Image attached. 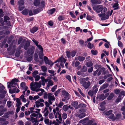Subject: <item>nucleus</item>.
<instances>
[{"label":"nucleus","instance_id":"obj_51","mask_svg":"<svg viewBox=\"0 0 125 125\" xmlns=\"http://www.w3.org/2000/svg\"><path fill=\"white\" fill-rule=\"evenodd\" d=\"M86 65L88 67H90L92 66L93 63L91 62H90L87 63Z\"/></svg>","mask_w":125,"mask_h":125},{"label":"nucleus","instance_id":"obj_52","mask_svg":"<svg viewBox=\"0 0 125 125\" xmlns=\"http://www.w3.org/2000/svg\"><path fill=\"white\" fill-rule=\"evenodd\" d=\"M66 55L67 57L68 58H69L71 57V53L69 51H67L66 52Z\"/></svg>","mask_w":125,"mask_h":125},{"label":"nucleus","instance_id":"obj_11","mask_svg":"<svg viewBox=\"0 0 125 125\" xmlns=\"http://www.w3.org/2000/svg\"><path fill=\"white\" fill-rule=\"evenodd\" d=\"M32 41L35 43L36 45L40 50H41V52L43 51V49L42 48L40 44H38V42L36 41L34 39H33L32 40Z\"/></svg>","mask_w":125,"mask_h":125},{"label":"nucleus","instance_id":"obj_23","mask_svg":"<svg viewBox=\"0 0 125 125\" xmlns=\"http://www.w3.org/2000/svg\"><path fill=\"white\" fill-rule=\"evenodd\" d=\"M36 92H40L38 93V95L40 96H41L42 95L43 93L44 92V89H38V90H37L36 91H35Z\"/></svg>","mask_w":125,"mask_h":125},{"label":"nucleus","instance_id":"obj_48","mask_svg":"<svg viewBox=\"0 0 125 125\" xmlns=\"http://www.w3.org/2000/svg\"><path fill=\"white\" fill-rule=\"evenodd\" d=\"M28 10L27 9H25L22 11V13L24 15H26L28 14Z\"/></svg>","mask_w":125,"mask_h":125},{"label":"nucleus","instance_id":"obj_41","mask_svg":"<svg viewBox=\"0 0 125 125\" xmlns=\"http://www.w3.org/2000/svg\"><path fill=\"white\" fill-rule=\"evenodd\" d=\"M40 75L39 74V75L33 77L35 78V81H38L40 79Z\"/></svg>","mask_w":125,"mask_h":125},{"label":"nucleus","instance_id":"obj_31","mask_svg":"<svg viewBox=\"0 0 125 125\" xmlns=\"http://www.w3.org/2000/svg\"><path fill=\"white\" fill-rule=\"evenodd\" d=\"M24 95L22 94L20 97V98L22 100V102L25 103L26 101V99L24 98Z\"/></svg>","mask_w":125,"mask_h":125},{"label":"nucleus","instance_id":"obj_55","mask_svg":"<svg viewBox=\"0 0 125 125\" xmlns=\"http://www.w3.org/2000/svg\"><path fill=\"white\" fill-rule=\"evenodd\" d=\"M70 14L72 16V17L73 18H75V16L74 14V12L73 11H70L69 12Z\"/></svg>","mask_w":125,"mask_h":125},{"label":"nucleus","instance_id":"obj_12","mask_svg":"<svg viewBox=\"0 0 125 125\" xmlns=\"http://www.w3.org/2000/svg\"><path fill=\"white\" fill-rule=\"evenodd\" d=\"M32 41L35 43L36 45L40 50H41V52L43 51V49L42 48L40 44H38V42L36 41L34 39H33L32 40Z\"/></svg>","mask_w":125,"mask_h":125},{"label":"nucleus","instance_id":"obj_43","mask_svg":"<svg viewBox=\"0 0 125 125\" xmlns=\"http://www.w3.org/2000/svg\"><path fill=\"white\" fill-rule=\"evenodd\" d=\"M58 19L59 21H61L63 20L64 19V17L63 16L60 15L58 17Z\"/></svg>","mask_w":125,"mask_h":125},{"label":"nucleus","instance_id":"obj_4","mask_svg":"<svg viewBox=\"0 0 125 125\" xmlns=\"http://www.w3.org/2000/svg\"><path fill=\"white\" fill-rule=\"evenodd\" d=\"M38 117L41 118L39 120H38L37 119V117L35 118L31 117V121L33 123V125H38L39 122L42 121L43 120V118L40 114H39Z\"/></svg>","mask_w":125,"mask_h":125},{"label":"nucleus","instance_id":"obj_62","mask_svg":"<svg viewBox=\"0 0 125 125\" xmlns=\"http://www.w3.org/2000/svg\"><path fill=\"white\" fill-rule=\"evenodd\" d=\"M119 95H121L124 96H125V91H122L120 92L119 94Z\"/></svg>","mask_w":125,"mask_h":125},{"label":"nucleus","instance_id":"obj_2","mask_svg":"<svg viewBox=\"0 0 125 125\" xmlns=\"http://www.w3.org/2000/svg\"><path fill=\"white\" fill-rule=\"evenodd\" d=\"M18 82L17 79H13L12 81L10 82L9 84L8 85V88H11V89H12V88L14 87L12 89V91L11 93H18L20 91V90L17 88V86L18 88V85L17 84V82Z\"/></svg>","mask_w":125,"mask_h":125},{"label":"nucleus","instance_id":"obj_40","mask_svg":"<svg viewBox=\"0 0 125 125\" xmlns=\"http://www.w3.org/2000/svg\"><path fill=\"white\" fill-rule=\"evenodd\" d=\"M108 86L107 84H103L102 86L100 87V90H102L106 88Z\"/></svg>","mask_w":125,"mask_h":125},{"label":"nucleus","instance_id":"obj_25","mask_svg":"<svg viewBox=\"0 0 125 125\" xmlns=\"http://www.w3.org/2000/svg\"><path fill=\"white\" fill-rule=\"evenodd\" d=\"M38 29V28L37 27H34L33 28L30 29V31L31 32L34 33L36 32Z\"/></svg>","mask_w":125,"mask_h":125},{"label":"nucleus","instance_id":"obj_8","mask_svg":"<svg viewBox=\"0 0 125 125\" xmlns=\"http://www.w3.org/2000/svg\"><path fill=\"white\" fill-rule=\"evenodd\" d=\"M103 6L101 5H97L94 6L93 9L96 12L99 13L101 11Z\"/></svg>","mask_w":125,"mask_h":125},{"label":"nucleus","instance_id":"obj_61","mask_svg":"<svg viewBox=\"0 0 125 125\" xmlns=\"http://www.w3.org/2000/svg\"><path fill=\"white\" fill-rule=\"evenodd\" d=\"M11 102L10 101H9L7 102V105L9 107H10L11 106Z\"/></svg>","mask_w":125,"mask_h":125},{"label":"nucleus","instance_id":"obj_63","mask_svg":"<svg viewBox=\"0 0 125 125\" xmlns=\"http://www.w3.org/2000/svg\"><path fill=\"white\" fill-rule=\"evenodd\" d=\"M44 122L47 125L49 124V119H44Z\"/></svg>","mask_w":125,"mask_h":125},{"label":"nucleus","instance_id":"obj_26","mask_svg":"<svg viewBox=\"0 0 125 125\" xmlns=\"http://www.w3.org/2000/svg\"><path fill=\"white\" fill-rule=\"evenodd\" d=\"M16 101V106H20L22 104V103L21 102L19 99L17 98Z\"/></svg>","mask_w":125,"mask_h":125},{"label":"nucleus","instance_id":"obj_33","mask_svg":"<svg viewBox=\"0 0 125 125\" xmlns=\"http://www.w3.org/2000/svg\"><path fill=\"white\" fill-rule=\"evenodd\" d=\"M70 106H69V107L66 105H65L63 106V109L65 111H66L67 110L68 108H69L70 107Z\"/></svg>","mask_w":125,"mask_h":125},{"label":"nucleus","instance_id":"obj_19","mask_svg":"<svg viewBox=\"0 0 125 125\" xmlns=\"http://www.w3.org/2000/svg\"><path fill=\"white\" fill-rule=\"evenodd\" d=\"M6 110V109L4 108L2 105H0V116L4 114V112Z\"/></svg>","mask_w":125,"mask_h":125},{"label":"nucleus","instance_id":"obj_45","mask_svg":"<svg viewBox=\"0 0 125 125\" xmlns=\"http://www.w3.org/2000/svg\"><path fill=\"white\" fill-rule=\"evenodd\" d=\"M121 110L123 111L122 114L125 115V106H123L121 108Z\"/></svg>","mask_w":125,"mask_h":125},{"label":"nucleus","instance_id":"obj_35","mask_svg":"<svg viewBox=\"0 0 125 125\" xmlns=\"http://www.w3.org/2000/svg\"><path fill=\"white\" fill-rule=\"evenodd\" d=\"M53 84V82L52 80H50L48 83L47 85L48 87H49L50 86H52Z\"/></svg>","mask_w":125,"mask_h":125},{"label":"nucleus","instance_id":"obj_13","mask_svg":"<svg viewBox=\"0 0 125 125\" xmlns=\"http://www.w3.org/2000/svg\"><path fill=\"white\" fill-rule=\"evenodd\" d=\"M83 121L84 125H90L93 122L92 120H89L87 118H85L83 119Z\"/></svg>","mask_w":125,"mask_h":125},{"label":"nucleus","instance_id":"obj_42","mask_svg":"<svg viewBox=\"0 0 125 125\" xmlns=\"http://www.w3.org/2000/svg\"><path fill=\"white\" fill-rule=\"evenodd\" d=\"M78 104V102L77 101H73L72 102L71 104L73 106H75Z\"/></svg>","mask_w":125,"mask_h":125},{"label":"nucleus","instance_id":"obj_46","mask_svg":"<svg viewBox=\"0 0 125 125\" xmlns=\"http://www.w3.org/2000/svg\"><path fill=\"white\" fill-rule=\"evenodd\" d=\"M118 3H115L113 6V7L114 8V9L115 10L117 9L118 8Z\"/></svg>","mask_w":125,"mask_h":125},{"label":"nucleus","instance_id":"obj_3","mask_svg":"<svg viewBox=\"0 0 125 125\" xmlns=\"http://www.w3.org/2000/svg\"><path fill=\"white\" fill-rule=\"evenodd\" d=\"M42 85V82L40 81L38 82H35L34 83L33 82H32L30 84L31 89L33 91H35L40 88Z\"/></svg>","mask_w":125,"mask_h":125},{"label":"nucleus","instance_id":"obj_38","mask_svg":"<svg viewBox=\"0 0 125 125\" xmlns=\"http://www.w3.org/2000/svg\"><path fill=\"white\" fill-rule=\"evenodd\" d=\"M55 9L54 8H53L51 9L48 11L49 14H52L55 11Z\"/></svg>","mask_w":125,"mask_h":125},{"label":"nucleus","instance_id":"obj_44","mask_svg":"<svg viewBox=\"0 0 125 125\" xmlns=\"http://www.w3.org/2000/svg\"><path fill=\"white\" fill-rule=\"evenodd\" d=\"M114 96V94L112 93L110 94L109 97L107 98V99L108 100H111L113 97Z\"/></svg>","mask_w":125,"mask_h":125},{"label":"nucleus","instance_id":"obj_16","mask_svg":"<svg viewBox=\"0 0 125 125\" xmlns=\"http://www.w3.org/2000/svg\"><path fill=\"white\" fill-rule=\"evenodd\" d=\"M62 94L63 95L65 96L64 98L68 100L69 99L70 96L68 93L65 90H63L62 91Z\"/></svg>","mask_w":125,"mask_h":125},{"label":"nucleus","instance_id":"obj_24","mask_svg":"<svg viewBox=\"0 0 125 125\" xmlns=\"http://www.w3.org/2000/svg\"><path fill=\"white\" fill-rule=\"evenodd\" d=\"M80 63L79 62L77 61L75 63V61L74 60L72 62V65L73 66H74L75 67H77L80 64Z\"/></svg>","mask_w":125,"mask_h":125},{"label":"nucleus","instance_id":"obj_64","mask_svg":"<svg viewBox=\"0 0 125 125\" xmlns=\"http://www.w3.org/2000/svg\"><path fill=\"white\" fill-rule=\"evenodd\" d=\"M114 91L115 92V93L116 94H119L120 93V90H119L117 89H115L114 90Z\"/></svg>","mask_w":125,"mask_h":125},{"label":"nucleus","instance_id":"obj_9","mask_svg":"<svg viewBox=\"0 0 125 125\" xmlns=\"http://www.w3.org/2000/svg\"><path fill=\"white\" fill-rule=\"evenodd\" d=\"M24 2L22 0H20L18 2V4L19 6L18 9L19 10L21 11L24 8V6L23 5L24 4Z\"/></svg>","mask_w":125,"mask_h":125},{"label":"nucleus","instance_id":"obj_28","mask_svg":"<svg viewBox=\"0 0 125 125\" xmlns=\"http://www.w3.org/2000/svg\"><path fill=\"white\" fill-rule=\"evenodd\" d=\"M42 10V8H40V9H35L33 11L34 14V15L36 14L41 11Z\"/></svg>","mask_w":125,"mask_h":125},{"label":"nucleus","instance_id":"obj_53","mask_svg":"<svg viewBox=\"0 0 125 125\" xmlns=\"http://www.w3.org/2000/svg\"><path fill=\"white\" fill-rule=\"evenodd\" d=\"M87 70V68L85 66H83L82 69L81 70V71L82 72H85Z\"/></svg>","mask_w":125,"mask_h":125},{"label":"nucleus","instance_id":"obj_60","mask_svg":"<svg viewBox=\"0 0 125 125\" xmlns=\"http://www.w3.org/2000/svg\"><path fill=\"white\" fill-rule=\"evenodd\" d=\"M91 52L94 55H96L97 53V51L96 50H91Z\"/></svg>","mask_w":125,"mask_h":125},{"label":"nucleus","instance_id":"obj_14","mask_svg":"<svg viewBox=\"0 0 125 125\" xmlns=\"http://www.w3.org/2000/svg\"><path fill=\"white\" fill-rule=\"evenodd\" d=\"M105 103L104 102H103L101 104L100 106H98V108L99 110L101 111L104 110L105 109L104 105Z\"/></svg>","mask_w":125,"mask_h":125},{"label":"nucleus","instance_id":"obj_22","mask_svg":"<svg viewBox=\"0 0 125 125\" xmlns=\"http://www.w3.org/2000/svg\"><path fill=\"white\" fill-rule=\"evenodd\" d=\"M35 103L36 106L37 107H42L44 106L43 103L40 102L39 101H37Z\"/></svg>","mask_w":125,"mask_h":125},{"label":"nucleus","instance_id":"obj_56","mask_svg":"<svg viewBox=\"0 0 125 125\" xmlns=\"http://www.w3.org/2000/svg\"><path fill=\"white\" fill-rule=\"evenodd\" d=\"M76 53V52L74 51H72L71 53V56L72 57H74L75 54Z\"/></svg>","mask_w":125,"mask_h":125},{"label":"nucleus","instance_id":"obj_1","mask_svg":"<svg viewBox=\"0 0 125 125\" xmlns=\"http://www.w3.org/2000/svg\"><path fill=\"white\" fill-rule=\"evenodd\" d=\"M107 10V9L106 8L103 7L101 13L98 14V16L101 18V20H105L108 19L109 17V16L111 15L113 12V10H111L108 11L105 13Z\"/></svg>","mask_w":125,"mask_h":125},{"label":"nucleus","instance_id":"obj_29","mask_svg":"<svg viewBox=\"0 0 125 125\" xmlns=\"http://www.w3.org/2000/svg\"><path fill=\"white\" fill-rule=\"evenodd\" d=\"M91 1L92 4H99L101 3L100 1L97 0H91Z\"/></svg>","mask_w":125,"mask_h":125},{"label":"nucleus","instance_id":"obj_54","mask_svg":"<svg viewBox=\"0 0 125 125\" xmlns=\"http://www.w3.org/2000/svg\"><path fill=\"white\" fill-rule=\"evenodd\" d=\"M9 123V122L8 121H6V119H5L4 120V121L2 123V125H6L8 124Z\"/></svg>","mask_w":125,"mask_h":125},{"label":"nucleus","instance_id":"obj_10","mask_svg":"<svg viewBox=\"0 0 125 125\" xmlns=\"http://www.w3.org/2000/svg\"><path fill=\"white\" fill-rule=\"evenodd\" d=\"M48 97L49 103L51 104H52V102L51 101H53L55 99V98L54 96L52 94L49 93L48 94Z\"/></svg>","mask_w":125,"mask_h":125},{"label":"nucleus","instance_id":"obj_17","mask_svg":"<svg viewBox=\"0 0 125 125\" xmlns=\"http://www.w3.org/2000/svg\"><path fill=\"white\" fill-rule=\"evenodd\" d=\"M101 71L98 69L96 71H94L93 75L94 76H98L101 74Z\"/></svg>","mask_w":125,"mask_h":125},{"label":"nucleus","instance_id":"obj_20","mask_svg":"<svg viewBox=\"0 0 125 125\" xmlns=\"http://www.w3.org/2000/svg\"><path fill=\"white\" fill-rule=\"evenodd\" d=\"M44 59L45 61V62L46 64H48L50 65H52L53 63L52 61H49L48 60V58L46 56L44 57Z\"/></svg>","mask_w":125,"mask_h":125},{"label":"nucleus","instance_id":"obj_37","mask_svg":"<svg viewBox=\"0 0 125 125\" xmlns=\"http://www.w3.org/2000/svg\"><path fill=\"white\" fill-rule=\"evenodd\" d=\"M86 106V105L85 104H79L78 106L76 107V108H78L79 107H85Z\"/></svg>","mask_w":125,"mask_h":125},{"label":"nucleus","instance_id":"obj_6","mask_svg":"<svg viewBox=\"0 0 125 125\" xmlns=\"http://www.w3.org/2000/svg\"><path fill=\"white\" fill-rule=\"evenodd\" d=\"M53 111L55 118H58L59 120L62 121V119L59 108L58 107H56L55 109L53 110Z\"/></svg>","mask_w":125,"mask_h":125},{"label":"nucleus","instance_id":"obj_15","mask_svg":"<svg viewBox=\"0 0 125 125\" xmlns=\"http://www.w3.org/2000/svg\"><path fill=\"white\" fill-rule=\"evenodd\" d=\"M4 18V22H6L5 23L7 25L9 26H10L11 25L10 24V21H9V17L7 16H5Z\"/></svg>","mask_w":125,"mask_h":125},{"label":"nucleus","instance_id":"obj_36","mask_svg":"<svg viewBox=\"0 0 125 125\" xmlns=\"http://www.w3.org/2000/svg\"><path fill=\"white\" fill-rule=\"evenodd\" d=\"M87 47L90 49H92L94 47V45L92 44L90 42L88 43L87 45Z\"/></svg>","mask_w":125,"mask_h":125},{"label":"nucleus","instance_id":"obj_7","mask_svg":"<svg viewBox=\"0 0 125 125\" xmlns=\"http://www.w3.org/2000/svg\"><path fill=\"white\" fill-rule=\"evenodd\" d=\"M66 61V60L63 57L61 56L56 61H55L54 63H56L57 62H61V63H60V65L62 67H64V65L62 63H64Z\"/></svg>","mask_w":125,"mask_h":125},{"label":"nucleus","instance_id":"obj_50","mask_svg":"<svg viewBox=\"0 0 125 125\" xmlns=\"http://www.w3.org/2000/svg\"><path fill=\"white\" fill-rule=\"evenodd\" d=\"M38 74V71H34L32 73V75L33 77H35V76L37 75Z\"/></svg>","mask_w":125,"mask_h":125},{"label":"nucleus","instance_id":"obj_27","mask_svg":"<svg viewBox=\"0 0 125 125\" xmlns=\"http://www.w3.org/2000/svg\"><path fill=\"white\" fill-rule=\"evenodd\" d=\"M123 97L124 96L122 97V96H121V95L119 94V95L115 100V102L118 103L120 102Z\"/></svg>","mask_w":125,"mask_h":125},{"label":"nucleus","instance_id":"obj_5","mask_svg":"<svg viewBox=\"0 0 125 125\" xmlns=\"http://www.w3.org/2000/svg\"><path fill=\"white\" fill-rule=\"evenodd\" d=\"M85 81L86 79L84 78H82L81 79L80 83L82 84L84 88L87 89L89 88L90 85L91 83L89 82H86Z\"/></svg>","mask_w":125,"mask_h":125},{"label":"nucleus","instance_id":"obj_59","mask_svg":"<svg viewBox=\"0 0 125 125\" xmlns=\"http://www.w3.org/2000/svg\"><path fill=\"white\" fill-rule=\"evenodd\" d=\"M109 118L112 119L113 120H115V117H114V115L111 113V114L110 115L109 117Z\"/></svg>","mask_w":125,"mask_h":125},{"label":"nucleus","instance_id":"obj_34","mask_svg":"<svg viewBox=\"0 0 125 125\" xmlns=\"http://www.w3.org/2000/svg\"><path fill=\"white\" fill-rule=\"evenodd\" d=\"M85 114L83 113H81L78 115V116L80 118H82L85 116Z\"/></svg>","mask_w":125,"mask_h":125},{"label":"nucleus","instance_id":"obj_32","mask_svg":"<svg viewBox=\"0 0 125 125\" xmlns=\"http://www.w3.org/2000/svg\"><path fill=\"white\" fill-rule=\"evenodd\" d=\"M40 0H35L33 4L35 6H38L40 4Z\"/></svg>","mask_w":125,"mask_h":125},{"label":"nucleus","instance_id":"obj_47","mask_svg":"<svg viewBox=\"0 0 125 125\" xmlns=\"http://www.w3.org/2000/svg\"><path fill=\"white\" fill-rule=\"evenodd\" d=\"M30 44V43L29 42H27L24 46V49L26 50H27Z\"/></svg>","mask_w":125,"mask_h":125},{"label":"nucleus","instance_id":"obj_58","mask_svg":"<svg viewBox=\"0 0 125 125\" xmlns=\"http://www.w3.org/2000/svg\"><path fill=\"white\" fill-rule=\"evenodd\" d=\"M49 118L50 119H52V118H53L54 117V116L53 115V114L52 113H51L49 114Z\"/></svg>","mask_w":125,"mask_h":125},{"label":"nucleus","instance_id":"obj_57","mask_svg":"<svg viewBox=\"0 0 125 125\" xmlns=\"http://www.w3.org/2000/svg\"><path fill=\"white\" fill-rule=\"evenodd\" d=\"M93 92L91 90H90L88 92V94L89 95L92 97L93 95Z\"/></svg>","mask_w":125,"mask_h":125},{"label":"nucleus","instance_id":"obj_49","mask_svg":"<svg viewBox=\"0 0 125 125\" xmlns=\"http://www.w3.org/2000/svg\"><path fill=\"white\" fill-rule=\"evenodd\" d=\"M62 117L63 119H65L67 117V114L66 113H63L62 114Z\"/></svg>","mask_w":125,"mask_h":125},{"label":"nucleus","instance_id":"obj_18","mask_svg":"<svg viewBox=\"0 0 125 125\" xmlns=\"http://www.w3.org/2000/svg\"><path fill=\"white\" fill-rule=\"evenodd\" d=\"M85 57L81 56H76L75 58V59L76 61L79 60L81 62L83 61L85 59Z\"/></svg>","mask_w":125,"mask_h":125},{"label":"nucleus","instance_id":"obj_21","mask_svg":"<svg viewBox=\"0 0 125 125\" xmlns=\"http://www.w3.org/2000/svg\"><path fill=\"white\" fill-rule=\"evenodd\" d=\"M21 88L25 91H26L28 87L26 85L25 83L24 82H22L21 83Z\"/></svg>","mask_w":125,"mask_h":125},{"label":"nucleus","instance_id":"obj_39","mask_svg":"<svg viewBox=\"0 0 125 125\" xmlns=\"http://www.w3.org/2000/svg\"><path fill=\"white\" fill-rule=\"evenodd\" d=\"M41 68L42 71L43 72H45L46 71L47 68L45 66H42L41 67Z\"/></svg>","mask_w":125,"mask_h":125},{"label":"nucleus","instance_id":"obj_30","mask_svg":"<svg viewBox=\"0 0 125 125\" xmlns=\"http://www.w3.org/2000/svg\"><path fill=\"white\" fill-rule=\"evenodd\" d=\"M112 112L113 111L112 110H110L107 112L104 111L103 113V114L106 115H109L112 113Z\"/></svg>","mask_w":125,"mask_h":125}]
</instances>
